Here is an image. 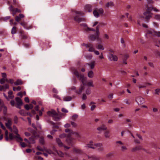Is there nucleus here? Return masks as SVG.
I'll use <instances>...</instances> for the list:
<instances>
[{
	"instance_id": "obj_10",
	"label": "nucleus",
	"mask_w": 160,
	"mask_h": 160,
	"mask_svg": "<svg viewBox=\"0 0 160 160\" xmlns=\"http://www.w3.org/2000/svg\"><path fill=\"white\" fill-rule=\"evenodd\" d=\"M47 114L49 116H58V113L56 111L53 109L51 110V111H49L47 112Z\"/></svg>"
},
{
	"instance_id": "obj_60",
	"label": "nucleus",
	"mask_w": 160,
	"mask_h": 160,
	"mask_svg": "<svg viewBox=\"0 0 160 160\" xmlns=\"http://www.w3.org/2000/svg\"><path fill=\"white\" fill-rule=\"evenodd\" d=\"M62 112H65V113H67L68 112V110H67V109H66L64 108H62Z\"/></svg>"
},
{
	"instance_id": "obj_37",
	"label": "nucleus",
	"mask_w": 160,
	"mask_h": 160,
	"mask_svg": "<svg viewBox=\"0 0 160 160\" xmlns=\"http://www.w3.org/2000/svg\"><path fill=\"white\" fill-rule=\"evenodd\" d=\"M16 27L14 26L12 27V29L11 30V33L12 34H14L16 32Z\"/></svg>"
},
{
	"instance_id": "obj_53",
	"label": "nucleus",
	"mask_w": 160,
	"mask_h": 160,
	"mask_svg": "<svg viewBox=\"0 0 160 160\" xmlns=\"http://www.w3.org/2000/svg\"><path fill=\"white\" fill-rule=\"evenodd\" d=\"M20 144L22 147L24 148L25 147L26 145L24 142H20Z\"/></svg>"
},
{
	"instance_id": "obj_24",
	"label": "nucleus",
	"mask_w": 160,
	"mask_h": 160,
	"mask_svg": "<svg viewBox=\"0 0 160 160\" xmlns=\"http://www.w3.org/2000/svg\"><path fill=\"white\" fill-rule=\"evenodd\" d=\"M88 76L89 78H92L94 76L93 72L92 70L89 71L88 73Z\"/></svg>"
},
{
	"instance_id": "obj_58",
	"label": "nucleus",
	"mask_w": 160,
	"mask_h": 160,
	"mask_svg": "<svg viewBox=\"0 0 160 160\" xmlns=\"http://www.w3.org/2000/svg\"><path fill=\"white\" fill-rule=\"evenodd\" d=\"M3 86L4 87V89H5L4 90V91H5V90L6 89L9 88V86L8 84H5V85Z\"/></svg>"
},
{
	"instance_id": "obj_29",
	"label": "nucleus",
	"mask_w": 160,
	"mask_h": 160,
	"mask_svg": "<svg viewBox=\"0 0 160 160\" xmlns=\"http://www.w3.org/2000/svg\"><path fill=\"white\" fill-rule=\"evenodd\" d=\"M34 137L32 136L30 137L29 138V141L30 143H35V140L34 139Z\"/></svg>"
},
{
	"instance_id": "obj_52",
	"label": "nucleus",
	"mask_w": 160,
	"mask_h": 160,
	"mask_svg": "<svg viewBox=\"0 0 160 160\" xmlns=\"http://www.w3.org/2000/svg\"><path fill=\"white\" fill-rule=\"evenodd\" d=\"M5 79L4 78H2L0 79V83L1 84H3L5 82Z\"/></svg>"
},
{
	"instance_id": "obj_38",
	"label": "nucleus",
	"mask_w": 160,
	"mask_h": 160,
	"mask_svg": "<svg viewBox=\"0 0 160 160\" xmlns=\"http://www.w3.org/2000/svg\"><path fill=\"white\" fill-rule=\"evenodd\" d=\"M53 119L55 121H58L60 120V118L58 116H52Z\"/></svg>"
},
{
	"instance_id": "obj_44",
	"label": "nucleus",
	"mask_w": 160,
	"mask_h": 160,
	"mask_svg": "<svg viewBox=\"0 0 160 160\" xmlns=\"http://www.w3.org/2000/svg\"><path fill=\"white\" fill-rule=\"evenodd\" d=\"M74 134H77V133H75V132H73L72 130H71L70 131V132H69V134L67 135V137H68V135H69L70 136V137H71V135Z\"/></svg>"
},
{
	"instance_id": "obj_35",
	"label": "nucleus",
	"mask_w": 160,
	"mask_h": 160,
	"mask_svg": "<svg viewBox=\"0 0 160 160\" xmlns=\"http://www.w3.org/2000/svg\"><path fill=\"white\" fill-rule=\"evenodd\" d=\"M105 137L106 138H109L110 137V132L109 131H107L104 132Z\"/></svg>"
},
{
	"instance_id": "obj_33",
	"label": "nucleus",
	"mask_w": 160,
	"mask_h": 160,
	"mask_svg": "<svg viewBox=\"0 0 160 160\" xmlns=\"http://www.w3.org/2000/svg\"><path fill=\"white\" fill-rule=\"evenodd\" d=\"M20 37L22 39H26L28 38V37L25 34H20Z\"/></svg>"
},
{
	"instance_id": "obj_40",
	"label": "nucleus",
	"mask_w": 160,
	"mask_h": 160,
	"mask_svg": "<svg viewBox=\"0 0 160 160\" xmlns=\"http://www.w3.org/2000/svg\"><path fill=\"white\" fill-rule=\"evenodd\" d=\"M86 85H87L88 86H91L92 87H94V85L93 84V82L92 81L88 82L87 84H86Z\"/></svg>"
},
{
	"instance_id": "obj_5",
	"label": "nucleus",
	"mask_w": 160,
	"mask_h": 160,
	"mask_svg": "<svg viewBox=\"0 0 160 160\" xmlns=\"http://www.w3.org/2000/svg\"><path fill=\"white\" fill-rule=\"evenodd\" d=\"M152 13L148 11H146L143 13V15L145 16V18L147 22L149 21L150 19L152 18Z\"/></svg>"
},
{
	"instance_id": "obj_4",
	"label": "nucleus",
	"mask_w": 160,
	"mask_h": 160,
	"mask_svg": "<svg viewBox=\"0 0 160 160\" xmlns=\"http://www.w3.org/2000/svg\"><path fill=\"white\" fill-rule=\"evenodd\" d=\"M13 132L16 134V135H14L12 133H9V138L10 140H12L14 139H16V140L18 142L19 140L22 141V139L20 137L19 134L18 133V131L16 127H15V129L14 130Z\"/></svg>"
},
{
	"instance_id": "obj_45",
	"label": "nucleus",
	"mask_w": 160,
	"mask_h": 160,
	"mask_svg": "<svg viewBox=\"0 0 160 160\" xmlns=\"http://www.w3.org/2000/svg\"><path fill=\"white\" fill-rule=\"evenodd\" d=\"M154 18L155 19L157 20H160V15L157 14L155 15V16Z\"/></svg>"
},
{
	"instance_id": "obj_19",
	"label": "nucleus",
	"mask_w": 160,
	"mask_h": 160,
	"mask_svg": "<svg viewBox=\"0 0 160 160\" xmlns=\"http://www.w3.org/2000/svg\"><path fill=\"white\" fill-rule=\"evenodd\" d=\"M5 124L7 128L11 126L12 125L11 120L10 118H8L7 122L5 123Z\"/></svg>"
},
{
	"instance_id": "obj_20",
	"label": "nucleus",
	"mask_w": 160,
	"mask_h": 160,
	"mask_svg": "<svg viewBox=\"0 0 160 160\" xmlns=\"http://www.w3.org/2000/svg\"><path fill=\"white\" fill-rule=\"evenodd\" d=\"M22 84L23 82L21 79H18L16 82H14V84L15 86L22 85Z\"/></svg>"
},
{
	"instance_id": "obj_32",
	"label": "nucleus",
	"mask_w": 160,
	"mask_h": 160,
	"mask_svg": "<svg viewBox=\"0 0 160 160\" xmlns=\"http://www.w3.org/2000/svg\"><path fill=\"white\" fill-rule=\"evenodd\" d=\"M12 93H13L12 92L11 90L9 91H8V97L9 98V99H12L13 98L14 96L12 95H12Z\"/></svg>"
},
{
	"instance_id": "obj_50",
	"label": "nucleus",
	"mask_w": 160,
	"mask_h": 160,
	"mask_svg": "<svg viewBox=\"0 0 160 160\" xmlns=\"http://www.w3.org/2000/svg\"><path fill=\"white\" fill-rule=\"evenodd\" d=\"M73 150L74 151L77 153H79L81 152V150L78 148H74Z\"/></svg>"
},
{
	"instance_id": "obj_26",
	"label": "nucleus",
	"mask_w": 160,
	"mask_h": 160,
	"mask_svg": "<svg viewBox=\"0 0 160 160\" xmlns=\"http://www.w3.org/2000/svg\"><path fill=\"white\" fill-rule=\"evenodd\" d=\"M96 36H97V40L100 42H99V43L101 42V39L99 38V36L100 34L99 31H96Z\"/></svg>"
},
{
	"instance_id": "obj_6",
	"label": "nucleus",
	"mask_w": 160,
	"mask_h": 160,
	"mask_svg": "<svg viewBox=\"0 0 160 160\" xmlns=\"http://www.w3.org/2000/svg\"><path fill=\"white\" fill-rule=\"evenodd\" d=\"M108 58L110 61H118V58L117 56L111 53H109L108 56Z\"/></svg>"
},
{
	"instance_id": "obj_57",
	"label": "nucleus",
	"mask_w": 160,
	"mask_h": 160,
	"mask_svg": "<svg viewBox=\"0 0 160 160\" xmlns=\"http://www.w3.org/2000/svg\"><path fill=\"white\" fill-rule=\"evenodd\" d=\"M0 126L1 127V128L4 130H6V128L4 126V125L1 122H0Z\"/></svg>"
},
{
	"instance_id": "obj_31",
	"label": "nucleus",
	"mask_w": 160,
	"mask_h": 160,
	"mask_svg": "<svg viewBox=\"0 0 160 160\" xmlns=\"http://www.w3.org/2000/svg\"><path fill=\"white\" fill-rule=\"evenodd\" d=\"M72 98L70 96H67L63 98V100L65 101H69L72 100Z\"/></svg>"
},
{
	"instance_id": "obj_63",
	"label": "nucleus",
	"mask_w": 160,
	"mask_h": 160,
	"mask_svg": "<svg viewBox=\"0 0 160 160\" xmlns=\"http://www.w3.org/2000/svg\"><path fill=\"white\" fill-rule=\"evenodd\" d=\"M2 77H3L2 78H6L7 75L6 73L4 72L2 73Z\"/></svg>"
},
{
	"instance_id": "obj_17",
	"label": "nucleus",
	"mask_w": 160,
	"mask_h": 160,
	"mask_svg": "<svg viewBox=\"0 0 160 160\" xmlns=\"http://www.w3.org/2000/svg\"><path fill=\"white\" fill-rule=\"evenodd\" d=\"M56 142L57 143L58 145L60 147H62L63 146V144L61 140L59 138H56Z\"/></svg>"
},
{
	"instance_id": "obj_7",
	"label": "nucleus",
	"mask_w": 160,
	"mask_h": 160,
	"mask_svg": "<svg viewBox=\"0 0 160 160\" xmlns=\"http://www.w3.org/2000/svg\"><path fill=\"white\" fill-rule=\"evenodd\" d=\"M83 45L85 46L87 48H89L88 50L89 52H93L95 50V48L93 46V45L91 43H89L88 44L83 43Z\"/></svg>"
},
{
	"instance_id": "obj_30",
	"label": "nucleus",
	"mask_w": 160,
	"mask_h": 160,
	"mask_svg": "<svg viewBox=\"0 0 160 160\" xmlns=\"http://www.w3.org/2000/svg\"><path fill=\"white\" fill-rule=\"evenodd\" d=\"M39 143L42 145H44L45 143L44 140V138L42 137H40L39 139Z\"/></svg>"
},
{
	"instance_id": "obj_55",
	"label": "nucleus",
	"mask_w": 160,
	"mask_h": 160,
	"mask_svg": "<svg viewBox=\"0 0 160 160\" xmlns=\"http://www.w3.org/2000/svg\"><path fill=\"white\" fill-rule=\"evenodd\" d=\"M71 124L73 127H76L77 126L76 123L74 122H71Z\"/></svg>"
},
{
	"instance_id": "obj_41",
	"label": "nucleus",
	"mask_w": 160,
	"mask_h": 160,
	"mask_svg": "<svg viewBox=\"0 0 160 160\" xmlns=\"http://www.w3.org/2000/svg\"><path fill=\"white\" fill-rule=\"evenodd\" d=\"M91 93V91L90 88H88L86 91V93L87 95H89Z\"/></svg>"
},
{
	"instance_id": "obj_64",
	"label": "nucleus",
	"mask_w": 160,
	"mask_h": 160,
	"mask_svg": "<svg viewBox=\"0 0 160 160\" xmlns=\"http://www.w3.org/2000/svg\"><path fill=\"white\" fill-rule=\"evenodd\" d=\"M37 148L38 150L41 151H44L43 149L40 146H38Z\"/></svg>"
},
{
	"instance_id": "obj_34",
	"label": "nucleus",
	"mask_w": 160,
	"mask_h": 160,
	"mask_svg": "<svg viewBox=\"0 0 160 160\" xmlns=\"http://www.w3.org/2000/svg\"><path fill=\"white\" fill-rule=\"evenodd\" d=\"M97 49H100L103 50L104 49V46L101 44H98L96 46Z\"/></svg>"
},
{
	"instance_id": "obj_22",
	"label": "nucleus",
	"mask_w": 160,
	"mask_h": 160,
	"mask_svg": "<svg viewBox=\"0 0 160 160\" xmlns=\"http://www.w3.org/2000/svg\"><path fill=\"white\" fill-rule=\"evenodd\" d=\"M9 8L10 11L12 12V14L14 16L16 13V12L14 11V8L13 7L12 5H10Z\"/></svg>"
},
{
	"instance_id": "obj_27",
	"label": "nucleus",
	"mask_w": 160,
	"mask_h": 160,
	"mask_svg": "<svg viewBox=\"0 0 160 160\" xmlns=\"http://www.w3.org/2000/svg\"><path fill=\"white\" fill-rule=\"evenodd\" d=\"M114 6L113 3L112 2H108L105 5V7L108 8L109 7H112Z\"/></svg>"
},
{
	"instance_id": "obj_2",
	"label": "nucleus",
	"mask_w": 160,
	"mask_h": 160,
	"mask_svg": "<svg viewBox=\"0 0 160 160\" xmlns=\"http://www.w3.org/2000/svg\"><path fill=\"white\" fill-rule=\"evenodd\" d=\"M74 20L78 23H80L81 22L85 21V19L84 18H81L80 16H82L84 15V13L81 11H74Z\"/></svg>"
},
{
	"instance_id": "obj_3",
	"label": "nucleus",
	"mask_w": 160,
	"mask_h": 160,
	"mask_svg": "<svg viewBox=\"0 0 160 160\" xmlns=\"http://www.w3.org/2000/svg\"><path fill=\"white\" fill-rule=\"evenodd\" d=\"M72 71L73 72L74 74L75 75L77 78L81 81L82 84L86 85L87 78L84 76L83 74H79L78 71L75 69L72 68Z\"/></svg>"
},
{
	"instance_id": "obj_59",
	"label": "nucleus",
	"mask_w": 160,
	"mask_h": 160,
	"mask_svg": "<svg viewBox=\"0 0 160 160\" xmlns=\"http://www.w3.org/2000/svg\"><path fill=\"white\" fill-rule=\"evenodd\" d=\"M10 17L9 16H7V17H4L3 18V20L4 21H6L7 20H8V19H10Z\"/></svg>"
},
{
	"instance_id": "obj_47",
	"label": "nucleus",
	"mask_w": 160,
	"mask_h": 160,
	"mask_svg": "<svg viewBox=\"0 0 160 160\" xmlns=\"http://www.w3.org/2000/svg\"><path fill=\"white\" fill-rule=\"evenodd\" d=\"M78 115L77 114H74L72 116V119L75 121L76 118H78Z\"/></svg>"
},
{
	"instance_id": "obj_28",
	"label": "nucleus",
	"mask_w": 160,
	"mask_h": 160,
	"mask_svg": "<svg viewBox=\"0 0 160 160\" xmlns=\"http://www.w3.org/2000/svg\"><path fill=\"white\" fill-rule=\"evenodd\" d=\"M55 152L59 156L61 157H63L64 156V154L61 151L55 150Z\"/></svg>"
},
{
	"instance_id": "obj_9",
	"label": "nucleus",
	"mask_w": 160,
	"mask_h": 160,
	"mask_svg": "<svg viewBox=\"0 0 160 160\" xmlns=\"http://www.w3.org/2000/svg\"><path fill=\"white\" fill-rule=\"evenodd\" d=\"M66 141L68 145L72 146L75 143V142L73 141V139L69 135L67 137V138Z\"/></svg>"
},
{
	"instance_id": "obj_12",
	"label": "nucleus",
	"mask_w": 160,
	"mask_h": 160,
	"mask_svg": "<svg viewBox=\"0 0 160 160\" xmlns=\"http://www.w3.org/2000/svg\"><path fill=\"white\" fill-rule=\"evenodd\" d=\"M84 85H83V84H81L79 88V91L76 90L75 92L78 94H80L81 92H82L85 88Z\"/></svg>"
},
{
	"instance_id": "obj_21",
	"label": "nucleus",
	"mask_w": 160,
	"mask_h": 160,
	"mask_svg": "<svg viewBox=\"0 0 160 160\" xmlns=\"http://www.w3.org/2000/svg\"><path fill=\"white\" fill-rule=\"evenodd\" d=\"M93 14L94 16L96 17V18H98L99 17L100 15L99 14L98 12V11L96 10H94L93 11Z\"/></svg>"
},
{
	"instance_id": "obj_23",
	"label": "nucleus",
	"mask_w": 160,
	"mask_h": 160,
	"mask_svg": "<svg viewBox=\"0 0 160 160\" xmlns=\"http://www.w3.org/2000/svg\"><path fill=\"white\" fill-rule=\"evenodd\" d=\"M89 39L91 41H94L97 39V36L93 34L89 36Z\"/></svg>"
},
{
	"instance_id": "obj_18",
	"label": "nucleus",
	"mask_w": 160,
	"mask_h": 160,
	"mask_svg": "<svg viewBox=\"0 0 160 160\" xmlns=\"http://www.w3.org/2000/svg\"><path fill=\"white\" fill-rule=\"evenodd\" d=\"M20 24L21 25L23 26L24 28L28 30L29 29L31 28H32V26H29L28 27H26V24L24 22H21L20 23Z\"/></svg>"
},
{
	"instance_id": "obj_54",
	"label": "nucleus",
	"mask_w": 160,
	"mask_h": 160,
	"mask_svg": "<svg viewBox=\"0 0 160 160\" xmlns=\"http://www.w3.org/2000/svg\"><path fill=\"white\" fill-rule=\"evenodd\" d=\"M25 108L27 110L30 109V107L28 104H26L24 106Z\"/></svg>"
},
{
	"instance_id": "obj_16",
	"label": "nucleus",
	"mask_w": 160,
	"mask_h": 160,
	"mask_svg": "<svg viewBox=\"0 0 160 160\" xmlns=\"http://www.w3.org/2000/svg\"><path fill=\"white\" fill-rule=\"evenodd\" d=\"M15 100L17 102V104L19 105H22V102L21 99L19 97H17L15 98Z\"/></svg>"
},
{
	"instance_id": "obj_48",
	"label": "nucleus",
	"mask_w": 160,
	"mask_h": 160,
	"mask_svg": "<svg viewBox=\"0 0 160 160\" xmlns=\"http://www.w3.org/2000/svg\"><path fill=\"white\" fill-rule=\"evenodd\" d=\"M121 149L122 151H124V150H127V148L126 147L122 146L121 147Z\"/></svg>"
},
{
	"instance_id": "obj_8",
	"label": "nucleus",
	"mask_w": 160,
	"mask_h": 160,
	"mask_svg": "<svg viewBox=\"0 0 160 160\" xmlns=\"http://www.w3.org/2000/svg\"><path fill=\"white\" fill-rule=\"evenodd\" d=\"M136 101L138 105H140L144 102L145 100L143 98L138 96L136 98Z\"/></svg>"
},
{
	"instance_id": "obj_42",
	"label": "nucleus",
	"mask_w": 160,
	"mask_h": 160,
	"mask_svg": "<svg viewBox=\"0 0 160 160\" xmlns=\"http://www.w3.org/2000/svg\"><path fill=\"white\" fill-rule=\"evenodd\" d=\"M98 12L99 14H103L104 12V11L102 8H100L98 10Z\"/></svg>"
},
{
	"instance_id": "obj_39",
	"label": "nucleus",
	"mask_w": 160,
	"mask_h": 160,
	"mask_svg": "<svg viewBox=\"0 0 160 160\" xmlns=\"http://www.w3.org/2000/svg\"><path fill=\"white\" fill-rule=\"evenodd\" d=\"M2 107L3 108V112L4 115H6L7 112V108L5 106H2Z\"/></svg>"
},
{
	"instance_id": "obj_49",
	"label": "nucleus",
	"mask_w": 160,
	"mask_h": 160,
	"mask_svg": "<svg viewBox=\"0 0 160 160\" xmlns=\"http://www.w3.org/2000/svg\"><path fill=\"white\" fill-rule=\"evenodd\" d=\"M45 151L50 154L53 153V152L50 149H47L45 150Z\"/></svg>"
},
{
	"instance_id": "obj_56",
	"label": "nucleus",
	"mask_w": 160,
	"mask_h": 160,
	"mask_svg": "<svg viewBox=\"0 0 160 160\" xmlns=\"http://www.w3.org/2000/svg\"><path fill=\"white\" fill-rule=\"evenodd\" d=\"M112 153H109L106 155V157L107 158H110L112 156Z\"/></svg>"
},
{
	"instance_id": "obj_36",
	"label": "nucleus",
	"mask_w": 160,
	"mask_h": 160,
	"mask_svg": "<svg viewBox=\"0 0 160 160\" xmlns=\"http://www.w3.org/2000/svg\"><path fill=\"white\" fill-rule=\"evenodd\" d=\"M8 131L7 130H6L5 132V140L6 141H8L9 139V137L8 138Z\"/></svg>"
},
{
	"instance_id": "obj_25",
	"label": "nucleus",
	"mask_w": 160,
	"mask_h": 160,
	"mask_svg": "<svg viewBox=\"0 0 160 160\" xmlns=\"http://www.w3.org/2000/svg\"><path fill=\"white\" fill-rule=\"evenodd\" d=\"M95 63V61H92L91 62L90 64L88 63H87V64L90 66V68L91 69H93L94 67Z\"/></svg>"
},
{
	"instance_id": "obj_51",
	"label": "nucleus",
	"mask_w": 160,
	"mask_h": 160,
	"mask_svg": "<svg viewBox=\"0 0 160 160\" xmlns=\"http://www.w3.org/2000/svg\"><path fill=\"white\" fill-rule=\"evenodd\" d=\"M155 94L158 95L160 93V89L158 88L155 90Z\"/></svg>"
},
{
	"instance_id": "obj_46",
	"label": "nucleus",
	"mask_w": 160,
	"mask_h": 160,
	"mask_svg": "<svg viewBox=\"0 0 160 160\" xmlns=\"http://www.w3.org/2000/svg\"><path fill=\"white\" fill-rule=\"evenodd\" d=\"M18 118L16 116H15L14 118V122L17 124L18 122Z\"/></svg>"
},
{
	"instance_id": "obj_43",
	"label": "nucleus",
	"mask_w": 160,
	"mask_h": 160,
	"mask_svg": "<svg viewBox=\"0 0 160 160\" xmlns=\"http://www.w3.org/2000/svg\"><path fill=\"white\" fill-rule=\"evenodd\" d=\"M19 113L22 116H25V113L24 111L23 110H21L19 111Z\"/></svg>"
},
{
	"instance_id": "obj_61",
	"label": "nucleus",
	"mask_w": 160,
	"mask_h": 160,
	"mask_svg": "<svg viewBox=\"0 0 160 160\" xmlns=\"http://www.w3.org/2000/svg\"><path fill=\"white\" fill-rule=\"evenodd\" d=\"M87 97L86 94H83L82 97V99L83 100H85L87 99Z\"/></svg>"
},
{
	"instance_id": "obj_13",
	"label": "nucleus",
	"mask_w": 160,
	"mask_h": 160,
	"mask_svg": "<svg viewBox=\"0 0 160 160\" xmlns=\"http://www.w3.org/2000/svg\"><path fill=\"white\" fill-rule=\"evenodd\" d=\"M24 16L23 14L20 13L18 16H17L15 17V19L16 21L19 22L21 19L24 18Z\"/></svg>"
},
{
	"instance_id": "obj_11",
	"label": "nucleus",
	"mask_w": 160,
	"mask_h": 160,
	"mask_svg": "<svg viewBox=\"0 0 160 160\" xmlns=\"http://www.w3.org/2000/svg\"><path fill=\"white\" fill-rule=\"evenodd\" d=\"M141 150H144L142 148V147L141 145H138L132 148V151L133 152H136L137 151H139Z\"/></svg>"
},
{
	"instance_id": "obj_1",
	"label": "nucleus",
	"mask_w": 160,
	"mask_h": 160,
	"mask_svg": "<svg viewBox=\"0 0 160 160\" xmlns=\"http://www.w3.org/2000/svg\"><path fill=\"white\" fill-rule=\"evenodd\" d=\"M85 147L87 148H91L93 149L97 148L98 151L100 152L103 151L104 150L103 145L102 143L93 144V142L92 141L90 142L89 144H87Z\"/></svg>"
},
{
	"instance_id": "obj_15",
	"label": "nucleus",
	"mask_w": 160,
	"mask_h": 160,
	"mask_svg": "<svg viewBox=\"0 0 160 160\" xmlns=\"http://www.w3.org/2000/svg\"><path fill=\"white\" fill-rule=\"evenodd\" d=\"M107 129V127L104 125H102L97 128V130L100 132H101L102 130H106Z\"/></svg>"
},
{
	"instance_id": "obj_62",
	"label": "nucleus",
	"mask_w": 160,
	"mask_h": 160,
	"mask_svg": "<svg viewBox=\"0 0 160 160\" xmlns=\"http://www.w3.org/2000/svg\"><path fill=\"white\" fill-rule=\"evenodd\" d=\"M23 45L26 48H28L30 46V44L29 43H24Z\"/></svg>"
},
{
	"instance_id": "obj_14",
	"label": "nucleus",
	"mask_w": 160,
	"mask_h": 160,
	"mask_svg": "<svg viewBox=\"0 0 160 160\" xmlns=\"http://www.w3.org/2000/svg\"><path fill=\"white\" fill-rule=\"evenodd\" d=\"M85 9L86 11L90 12L92 10V6L90 5H87L85 6Z\"/></svg>"
}]
</instances>
